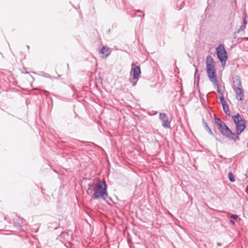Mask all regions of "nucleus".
<instances>
[{
    "mask_svg": "<svg viewBox=\"0 0 248 248\" xmlns=\"http://www.w3.org/2000/svg\"><path fill=\"white\" fill-rule=\"evenodd\" d=\"M246 26L245 25H242L240 27V28L238 30V32H240V31H244Z\"/></svg>",
    "mask_w": 248,
    "mask_h": 248,
    "instance_id": "nucleus-20",
    "label": "nucleus"
},
{
    "mask_svg": "<svg viewBox=\"0 0 248 248\" xmlns=\"http://www.w3.org/2000/svg\"><path fill=\"white\" fill-rule=\"evenodd\" d=\"M210 81L212 82L214 86L217 88L218 93L219 94H220V95H221V94H223L221 92V89H220L219 84L218 83L217 78L211 80Z\"/></svg>",
    "mask_w": 248,
    "mask_h": 248,
    "instance_id": "nucleus-10",
    "label": "nucleus"
},
{
    "mask_svg": "<svg viewBox=\"0 0 248 248\" xmlns=\"http://www.w3.org/2000/svg\"><path fill=\"white\" fill-rule=\"evenodd\" d=\"M230 222H231V223L232 224H234V221H233V220H231V221H230Z\"/></svg>",
    "mask_w": 248,
    "mask_h": 248,
    "instance_id": "nucleus-25",
    "label": "nucleus"
},
{
    "mask_svg": "<svg viewBox=\"0 0 248 248\" xmlns=\"http://www.w3.org/2000/svg\"><path fill=\"white\" fill-rule=\"evenodd\" d=\"M219 101H220V102L221 104V105H223L224 104L227 103L225 101V99H224V96H223V94H221V95L219 97Z\"/></svg>",
    "mask_w": 248,
    "mask_h": 248,
    "instance_id": "nucleus-19",
    "label": "nucleus"
},
{
    "mask_svg": "<svg viewBox=\"0 0 248 248\" xmlns=\"http://www.w3.org/2000/svg\"><path fill=\"white\" fill-rule=\"evenodd\" d=\"M233 90L236 93L237 99L238 100L243 101L244 98V93L239 79H236L234 81Z\"/></svg>",
    "mask_w": 248,
    "mask_h": 248,
    "instance_id": "nucleus-4",
    "label": "nucleus"
},
{
    "mask_svg": "<svg viewBox=\"0 0 248 248\" xmlns=\"http://www.w3.org/2000/svg\"><path fill=\"white\" fill-rule=\"evenodd\" d=\"M206 65L214 64L213 59L211 56L206 57Z\"/></svg>",
    "mask_w": 248,
    "mask_h": 248,
    "instance_id": "nucleus-12",
    "label": "nucleus"
},
{
    "mask_svg": "<svg viewBox=\"0 0 248 248\" xmlns=\"http://www.w3.org/2000/svg\"><path fill=\"white\" fill-rule=\"evenodd\" d=\"M232 119L236 125V133L240 135L246 128L245 123L239 114L232 116Z\"/></svg>",
    "mask_w": 248,
    "mask_h": 248,
    "instance_id": "nucleus-2",
    "label": "nucleus"
},
{
    "mask_svg": "<svg viewBox=\"0 0 248 248\" xmlns=\"http://www.w3.org/2000/svg\"><path fill=\"white\" fill-rule=\"evenodd\" d=\"M203 125L205 128V130L208 131L210 134L211 135H213V133L212 131V130H211V129L209 128V127L208 126L207 124L206 123H203Z\"/></svg>",
    "mask_w": 248,
    "mask_h": 248,
    "instance_id": "nucleus-14",
    "label": "nucleus"
},
{
    "mask_svg": "<svg viewBox=\"0 0 248 248\" xmlns=\"http://www.w3.org/2000/svg\"><path fill=\"white\" fill-rule=\"evenodd\" d=\"M206 71L210 80L217 78L215 75L214 64L206 65Z\"/></svg>",
    "mask_w": 248,
    "mask_h": 248,
    "instance_id": "nucleus-6",
    "label": "nucleus"
},
{
    "mask_svg": "<svg viewBox=\"0 0 248 248\" xmlns=\"http://www.w3.org/2000/svg\"><path fill=\"white\" fill-rule=\"evenodd\" d=\"M133 71V78L134 80H139V75L141 73L140 68V66H135L134 67L132 68Z\"/></svg>",
    "mask_w": 248,
    "mask_h": 248,
    "instance_id": "nucleus-7",
    "label": "nucleus"
},
{
    "mask_svg": "<svg viewBox=\"0 0 248 248\" xmlns=\"http://www.w3.org/2000/svg\"><path fill=\"white\" fill-rule=\"evenodd\" d=\"M35 232H37V230H36L35 231Z\"/></svg>",
    "mask_w": 248,
    "mask_h": 248,
    "instance_id": "nucleus-27",
    "label": "nucleus"
},
{
    "mask_svg": "<svg viewBox=\"0 0 248 248\" xmlns=\"http://www.w3.org/2000/svg\"><path fill=\"white\" fill-rule=\"evenodd\" d=\"M138 80H136V81H131L132 83V86H135L137 84V82Z\"/></svg>",
    "mask_w": 248,
    "mask_h": 248,
    "instance_id": "nucleus-23",
    "label": "nucleus"
},
{
    "mask_svg": "<svg viewBox=\"0 0 248 248\" xmlns=\"http://www.w3.org/2000/svg\"><path fill=\"white\" fill-rule=\"evenodd\" d=\"M242 39L248 40V37H244Z\"/></svg>",
    "mask_w": 248,
    "mask_h": 248,
    "instance_id": "nucleus-26",
    "label": "nucleus"
},
{
    "mask_svg": "<svg viewBox=\"0 0 248 248\" xmlns=\"http://www.w3.org/2000/svg\"><path fill=\"white\" fill-rule=\"evenodd\" d=\"M137 12L139 13H140V14H142V16H144V14L143 13V12L142 11H140V10H137Z\"/></svg>",
    "mask_w": 248,
    "mask_h": 248,
    "instance_id": "nucleus-24",
    "label": "nucleus"
},
{
    "mask_svg": "<svg viewBox=\"0 0 248 248\" xmlns=\"http://www.w3.org/2000/svg\"><path fill=\"white\" fill-rule=\"evenodd\" d=\"M215 124L217 125V126H219L221 125L223 122L221 121V120L218 118H216L215 119Z\"/></svg>",
    "mask_w": 248,
    "mask_h": 248,
    "instance_id": "nucleus-17",
    "label": "nucleus"
},
{
    "mask_svg": "<svg viewBox=\"0 0 248 248\" xmlns=\"http://www.w3.org/2000/svg\"><path fill=\"white\" fill-rule=\"evenodd\" d=\"M86 191L87 194L93 200L106 199L108 196L107 186L105 181H97L94 186L89 184Z\"/></svg>",
    "mask_w": 248,
    "mask_h": 248,
    "instance_id": "nucleus-1",
    "label": "nucleus"
},
{
    "mask_svg": "<svg viewBox=\"0 0 248 248\" xmlns=\"http://www.w3.org/2000/svg\"><path fill=\"white\" fill-rule=\"evenodd\" d=\"M218 129L220 132L223 135L230 139H233L235 134L227 127L224 123L218 126Z\"/></svg>",
    "mask_w": 248,
    "mask_h": 248,
    "instance_id": "nucleus-5",
    "label": "nucleus"
},
{
    "mask_svg": "<svg viewBox=\"0 0 248 248\" xmlns=\"http://www.w3.org/2000/svg\"><path fill=\"white\" fill-rule=\"evenodd\" d=\"M184 6V1L179 2L178 1L177 3V8L178 10H180L181 8Z\"/></svg>",
    "mask_w": 248,
    "mask_h": 248,
    "instance_id": "nucleus-15",
    "label": "nucleus"
},
{
    "mask_svg": "<svg viewBox=\"0 0 248 248\" xmlns=\"http://www.w3.org/2000/svg\"><path fill=\"white\" fill-rule=\"evenodd\" d=\"M162 125L164 128H168L170 127V122L167 118H165V120L162 122Z\"/></svg>",
    "mask_w": 248,
    "mask_h": 248,
    "instance_id": "nucleus-13",
    "label": "nucleus"
},
{
    "mask_svg": "<svg viewBox=\"0 0 248 248\" xmlns=\"http://www.w3.org/2000/svg\"><path fill=\"white\" fill-rule=\"evenodd\" d=\"M229 180L232 182H234L235 180L234 175H233L232 173L231 172H230L229 173Z\"/></svg>",
    "mask_w": 248,
    "mask_h": 248,
    "instance_id": "nucleus-16",
    "label": "nucleus"
},
{
    "mask_svg": "<svg viewBox=\"0 0 248 248\" xmlns=\"http://www.w3.org/2000/svg\"><path fill=\"white\" fill-rule=\"evenodd\" d=\"M25 221L23 219L18 218L16 219V221H15V224L16 226L20 231H23V230L22 228V226L23 225V224H24V222Z\"/></svg>",
    "mask_w": 248,
    "mask_h": 248,
    "instance_id": "nucleus-8",
    "label": "nucleus"
},
{
    "mask_svg": "<svg viewBox=\"0 0 248 248\" xmlns=\"http://www.w3.org/2000/svg\"><path fill=\"white\" fill-rule=\"evenodd\" d=\"M217 55L223 66L225 65L227 60V53L224 46L220 44L216 48Z\"/></svg>",
    "mask_w": 248,
    "mask_h": 248,
    "instance_id": "nucleus-3",
    "label": "nucleus"
},
{
    "mask_svg": "<svg viewBox=\"0 0 248 248\" xmlns=\"http://www.w3.org/2000/svg\"><path fill=\"white\" fill-rule=\"evenodd\" d=\"M100 52L102 54H104L106 57H108L110 55L111 51L108 47L104 46L102 47Z\"/></svg>",
    "mask_w": 248,
    "mask_h": 248,
    "instance_id": "nucleus-9",
    "label": "nucleus"
},
{
    "mask_svg": "<svg viewBox=\"0 0 248 248\" xmlns=\"http://www.w3.org/2000/svg\"><path fill=\"white\" fill-rule=\"evenodd\" d=\"M223 109L227 115H230V111L229 109L227 103L222 105Z\"/></svg>",
    "mask_w": 248,
    "mask_h": 248,
    "instance_id": "nucleus-11",
    "label": "nucleus"
},
{
    "mask_svg": "<svg viewBox=\"0 0 248 248\" xmlns=\"http://www.w3.org/2000/svg\"><path fill=\"white\" fill-rule=\"evenodd\" d=\"M238 216L236 215H232L231 217L233 219H236L238 218Z\"/></svg>",
    "mask_w": 248,
    "mask_h": 248,
    "instance_id": "nucleus-21",
    "label": "nucleus"
},
{
    "mask_svg": "<svg viewBox=\"0 0 248 248\" xmlns=\"http://www.w3.org/2000/svg\"><path fill=\"white\" fill-rule=\"evenodd\" d=\"M247 24V20L246 19V16H245L244 19H243V25H245L246 26V25Z\"/></svg>",
    "mask_w": 248,
    "mask_h": 248,
    "instance_id": "nucleus-22",
    "label": "nucleus"
},
{
    "mask_svg": "<svg viewBox=\"0 0 248 248\" xmlns=\"http://www.w3.org/2000/svg\"><path fill=\"white\" fill-rule=\"evenodd\" d=\"M165 118H167L165 113H160L159 114V119L162 121V122H163Z\"/></svg>",
    "mask_w": 248,
    "mask_h": 248,
    "instance_id": "nucleus-18",
    "label": "nucleus"
}]
</instances>
